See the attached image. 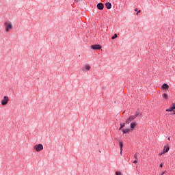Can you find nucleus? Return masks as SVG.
Wrapping results in <instances>:
<instances>
[{
	"label": "nucleus",
	"instance_id": "obj_1",
	"mask_svg": "<svg viewBox=\"0 0 175 175\" xmlns=\"http://www.w3.org/2000/svg\"><path fill=\"white\" fill-rule=\"evenodd\" d=\"M4 28H5V31L8 33V32H10L12 29H13V23L10 21H6L4 23Z\"/></svg>",
	"mask_w": 175,
	"mask_h": 175
},
{
	"label": "nucleus",
	"instance_id": "obj_2",
	"mask_svg": "<svg viewBox=\"0 0 175 175\" xmlns=\"http://www.w3.org/2000/svg\"><path fill=\"white\" fill-rule=\"evenodd\" d=\"M9 100H10L9 96H4L3 97V99L1 101L2 106H6V105H8V103H9Z\"/></svg>",
	"mask_w": 175,
	"mask_h": 175
},
{
	"label": "nucleus",
	"instance_id": "obj_3",
	"mask_svg": "<svg viewBox=\"0 0 175 175\" xmlns=\"http://www.w3.org/2000/svg\"><path fill=\"white\" fill-rule=\"evenodd\" d=\"M34 150H35L37 152H40V151H42V150H43V144H38V145H35V146H34Z\"/></svg>",
	"mask_w": 175,
	"mask_h": 175
},
{
	"label": "nucleus",
	"instance_id": "obj_4",
	"mask_svg": "<svg viewBox=\"0 0 175 175\" xmlns=\"http://www.w3.org/2000/svg\"><path fill=\"white\" fill-rule=\"evenodd\" d=\"M136 119V116H134L133 115L131 116L129 118L126 119V124H130L133 121V120Z\"/></svg>",
	"mask_w": 175,
	"mask_h": 175
},
{
	"label": "nucleus",
	"instance_id": "obj_5",
	"mask_svg": "<svg viewBox=\"0 0 175 175\" xmlns=\"http://www.w3.org/2000/svg\"><path fill=\"white\" fill-rule=\"evenodd\" d=\"M91 49H92V50H100V49H102V46L100 44H94L91 46Z\"/></svg>",
	"mask_w": 175,
	"mask_h": 175
},
{
	"label": "nucleus",
	"instance_id": "obj_6",
	"mask_svg": "<svg viewBox=\"0 0 175 175\" xmlns=\"http://www.w3.org/2000/svg\"><path fill=\"white\" fill-rule=\"evenodd\" d=\"M91 69V66L88 64L85 65L84 68H82L83 72H87Z\"/></svg>",
	"mask_w": 175,
	"mask_h": 175
},
{
	"label": "nucleus",
	"instance_id": "obj_7",
	"mask_svg": "<svg viewBox=\"0 0 175 175\" xmlns=\"http://www.w3.org/2000/svg\"><path fill=\"white\" fill-rule=\"evenodd\" d=\"M175 110V103L172 104V107H170L169 109H167L165 111H174Z\"/></svg>",
	"mask_w": 175,
	"mask_h": 175
},
{
	"label": "nucleus",
	"instance_id": "obj_8",
	"mask_svg": "<svg viewBox=\"0 0 175 175\" xmlns=\"http://www.w3.org/2000/svg\"><path fill=\"white\" fill-rule=\"evenodd\" d=\"M103 8H105V5L102 3H98L97 4V8L98 10H103Z\"/></svg>",
	"mask_w": 175,
	"mask_h": 175
},
{
	"label": "nucleus",
	"instance_id": "obj_9",
	"mask_svg": "<svg viewBox=\"0 0 175 175\" xmlns=\"http://www.w3.org/2000/svg\"><path fill=\"white\" fill-rule=\"evenodd\" d=\"M170 150V148L168 146H165L163 150V154H166V152H168L169 150Z\"/></svg>",
	"mask_w": 175,
	"mask_h": 175
},
{
	"label": "nucleus",
	"instance_id": "obj_10",
	"mask_svg": "<svg viewBox=\"0 0 175 175\" xmlns=\"http://www.w3.org/2000/svg\"><path fill=\"white\" fill-rule=\"evenodd\" d=\"M136 122H131L130 124V128L131 131H133V129H135V128L136 127Z\"/></svg>",
	"mask_w": 175,
	"mask_h": 175
},
{
	"label": "nucleus",
	"instance_id": "obj_11",
	"mask_svg": "<svg viewBox=\"0 0 175 175\" xmlns=\"http://www.w3.org/2000/svg\"><path fill=\"white\" fill-rule=\"evenodd\" d=\"M161 88L162 90H169V85H167V83H163Z\"/></svg>",
	"mask_w": 175,
	"mask_h": 175
},
{
	"label": "nucleus",
	"instance_id": "obj_12",
	"mask_svg": "<svg viewBox=\"0 0 175 175\" xmlns=\"http://www.w3.org/2000/svg\"><path fill=\"white\" fill-rule=\"evenodd\" d=\"M122 133L124 134L129 133V132H131V129H122Z\"/></svg>",
	"mask_w": 175,
	"mask_h": 175
},
{
	"label": "nucleus",
	"instance_id": "obj_13",
	"mask_svg": "<svg viewBox=\"0 0 175 175\" xmlns=\"http://www.w3.org/2000/svg\"><path fill=\"white\" fill-rule=\"evenodd\" d=\"M119 146H120V155H122V146H123L122 142H119Z\"/></svg>",
	"mask_w": 175,
	"mask_h": 175
},
{
	"label": "nucleus",
	"instance_id": "obj_14",
	"mask_svg": "<svg viewBox=\"0 0 175 175\" xmlns=\"http://www.w3.org/2000/svg\"><path fill=\"white\" fill-rule=\"evenodd\" d=\"M105 6L107 8V9H111V3H105Z\"/></svg>",
	"mask_w": 175,
	"mask_h": 175
},
{
	"label": "nucleus",
	"instance_id": "obj_15",
	"mask_svg": "<svg viewBox=\"0 0 175 175\" xmlns=\"http://www.w3.org/2000/svg\"><path fill=\"white\" fill-rule=\"evenodd\" d=\"M139 114H140V111L139 109H137L135 112V115H133L134 117H137V116H139Z\"/></svg>",
	"mask_w": 175,
	"mask_h": 175
},
{
	"label": "nucleus",
	"instance_id": "obj_16",
	"mask_svg": "<svg viewBox=\"0 0 175 175\" xmlns=\"http://www.w3.org/2000/svg\"><path fill=\"white\" fill-rule=\"evenodd\" d=\"M126 124H128V123H126V122H124V123H123V124H120V126H121V128H124V126L126 125Z\"/></svg>",
	"mask_w": 175,
	"mask_h": 175
},
{
	"label": "nucleus",
	"instance_id": "obj_17",
	"mask_svg": "<svg viewBox=\"0 0 175 175\" xmlns=\"http://www.w3.org/2000/svg\"><path fill=\"white\" fill-rule=\"evenodd\" d=\"M163 98H165V99H167V98H168L167 94H166V93H164V94H163Z\"/></svg>",
	"mask_w": 175,
	"mask_h": 175
},
{
	"label": "nucleus",
	"instance_id": "obj_18",
	"mask_svg": "<svg viewBox=\"0 0 175 175\" xmlns=\"http://www.w3.org/2000/svg\"><path fill=\"white\" fill-rule=\"evenodd\" d=\"M116 175H122V173L121 172L117 171L116 172Z\"/></svg>",
	"mask_w": 175,
	"mask_h": 175
},
{
	"label": "nucleus",
	"instance_id": "obj_19",
	"mask_svg": "<svg viewBox=\"0 0 175 175\" xmlns=\"http://www.w3.org/2000/svg\"><path fill=\"white\" fill-rule=\"evenodd\" d=\"M116 38H117V34H116V33H115V34L113 35V36L111 37V39H113V40H114V39H116Z\"/></svg>",
	"mask_w": 175,
	"mask_h": 175
},
{
	"label": "nucleus",
	"instance_id": "obj_20",
	"mask_svg": "<svg viewBox=\"0 0 175 175\" xmlns=\"http://www.w3.org/2000/svg\"><path fill=\"white\" fill-rule=\"evenodd\" d=\"M163 152L160 153V154H159V156L161 157V155H163Z\"/></svg>",
	"mask_w": 175,
	"mask_h": 175
},
{
	"label": "nucleus",
	"instance_id": "obj_21",
	"mask_svg": "<svg viewBox=\"0 0 175 175\" xmlns=\"http://www.w3.org/2000/svg\"><path fill=\"white\" fill-rule=\"evenodd\" d=\"M134 158H135V159H137V156L136 154H135Z\"/></svg>",
	"mask_w": 175,
	"mask_h": 175
},
{
	"label": "nucleus",
	"instance_id": "obj_22",
	"mask_svg": "<svg viewBox=\"0 0 175 175\" xmlns=\"http://www.w3.org/2000/svg\"><path fill=\"white\" fill-rule=\"evenodd\" d=\"M133 163H137V161L135 160Z\"/></svg>",
	"mask_w": 175,
	"mask_h": 175
},
{
	"label": "nucleus",
	"instance_id": "obj_23",
	"mask_svg": "<svg viewBox=\"0 0 175 175\" xmlns=\"http://www.w3.org/2000/svg\"><path fill=\"white\" fill-rule=\"evenodd\" d=\"M140 12H141L140 10H138V11H137V14H139V13H140Z\"/></svg>",
	"mask_w": 175,
	"mask_h": 175
},
{
	"label": "nucleus",
	"instance_id": "obj_24",
	"mask_svg": "<svg viewBox=\"0 0 175 175\" xmlns=\"http://www.w3.org/2000/svg\"><path fill=\"white\" fill-rule=\"evenodd\" d=\"M160 167H163V165L162 163L160 164Z\"/></svg>",
	"mask_w": 175,
	"mask_h": 175
},
{
	"label": "nucleus",
	"instance_id": "obj_25",
	"mask_svg": "<svg viewBox=\"0 0 175 175\" xmlns=\"http://www.w3.org/2000/svg\"><path fill=\"white\" fill-rule=\"evenodd\" d=\"M135 12H137V8H135Z\"/></svg>",
	"mask_w": 175,
	"mask_h": 175
},
{
	"label": "nucleus",
	"instance_id": "obj_26",
	"mask_svg": "<svg viewBox=\"0 0 175 175\" xmlns=\"http://www.w3.org/2000/svg\"><path fill=\"white\" fill-rule=\"evenodd\" d=\"M122 128H121V126H120V129H119V131H121V130H122Z\"/></svg>",
	"mask_w": 175,
	"mask_h": 175
},
{
	"label": "nucleus",
	"instance_id": "obj_27",
	"mask_svg": "<svg viewBox=\"0 0 175 175\" xmlns=\"http://www.w3.org/2000/svg\"><path fill=\"white\" fill-rule=\"evenodd\" d=\"M163 174H165V172H162V174H161V175H163Z\"/></svg>",
	"mask_w": 175,
	"mask_h": 175
},
{
	"label": "nucleus",
	"instance_id": "obj_28",
	"mask_svg": "<svg viewBox=\"0 0 175 175\" xmlns=\"http://www.w3.org/2000/svg\"><path fill=\"white\" fill-rule=\"evenodd\" d=\"M75 1V2H77V1H79V0H74Z\"/></svg>",
	"mask_w": 175,
	"mask_h": 175
},
{
	"label": "nucleus",
	"instance_id": "obj_29",
	"mask_svg": "<svg viewBox=\"0 0 175 175\" xmlns=\"http://www.w3.org/2000/svg\"><path fill=\"white\" fill-rule=\"evenodd\" d=\"M168 140H170V137H168Z\"/></svg>",
	"mask_w": 175,
	"mask_h": 175
},
{
	"label": "nucleus",
	"instance_id": "obj_30",
	"mask_svg": "<svg viewBox=\"0 0 175 175\" xmlns=\"http://www.w3.org/2000/svg\"><path fill=\"white\" fill-rule=\"evenodd\" d=\"M174 114H175V112L174 113Z\"/></svg>",
	"mask_w": 175,
	"mask_h": 175
}]
</instances>
